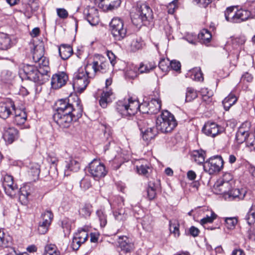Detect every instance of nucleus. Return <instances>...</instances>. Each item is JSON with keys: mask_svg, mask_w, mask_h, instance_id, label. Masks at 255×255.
<instances>
[{"mask_svg": "<svg viewBox=\"0 0 255 255\" xmlns=\"http://www.w3.org/2000/svg\"><path fill=\"white\" fill-rule=\"evenodd\" d=\"M33 48L32 58L33 61L38 64L39 69L31 65H24L20 70L19 74L23 78L28 79L38 85H42L49 80V61L44 56V48L41 45H32Z\"/></svg>", "mask_w": 255, "mask_h": 255, "instance_id": "nucleus-1", "label": "nucleus"}, {"mask_svg": "<svg viewBox=\"0 0 255 255\" xmlns=\"http://www.w3.org/2000/svg\"><path fill=\"white\" fill-rule=\"evenodd\" d=\"M83 111V107L79 97L77 96H70L67 99H62L57 101L54 114H72L76 118H80Z\"/></svg>", "mask_w": 255, "mask_h": 255, "instance_id": "nucleus-2", "label": "nucleus"}, {"mask_svg": "<svg viewBox=\"0 0 255 255\" xmlns=\"http://www.w3.org/2000/svg\"><path fill=\"white\" fill-rule=\"evenodd\" d=\"M91 66L86 65L85 68L81 67L75 72L73 76V87L82 93L87 88L93 78L94 74L90 73Z\"/></svg>", "mask_w": 255, "mask_h": 255, "instance_id": "nucleus-3", "label": "nucleus"}, {"mask_svg": "<svg viewBox=\"0 0 255 255\" xmlns=\"http://www.w3.org/2000/svg\"><path fill=\"white\" fill-rule=\"evenodd\" d=\"M153 14L152 9L145 3H137L136 12L131 18L132 23L136 25L142 23L148 26L153 22Z\"/></svg>", "mask_w": 255, "mask_h": 255, "instance_id": "nucleus-4", "label": "nucleus"}, {"mask_svg": "<svg viewBox=\"0 0 255 255\" xmlns=\"http://www.w3.org/2000/svg\"><path fill=\"white\" fill-rule=\"evenodd\" d=\"M145 105V104L139 105L137 100L130 98L127 101H119L117 103L116 110L123 116H130L134 115L138 111L142 113L140 108Z\"/></svg>", "mask_w": 255, "mask_h": 255, "instance_id": "nucleus-5", "label": "nucleus"}, {"mask_svg": "<svg viewBox=\"0 0 255 255\" xmlns=\"http://www.w3.org/2000/svg\"><path fill=\"white\" fill-rule=\"evenodd\" d=\"M177 122L174 116L169 111L165 110L159 116L156 122L158 130L163 133L171 132L177 126Z\"/></svg>", "mask_w": 255, "mask_h": 255, "instance_id": "nucleus-6", "label": "nucleus"}, {"mask_svg": "<svg viewBox=\"0 0 255 255\" xmlns=\"http://www.w3.org/2000/svg\"><path fill=\"white\" fill-rule=\"evenodd\" d=\"M110 30L115 40L121 41L124 39L127 33V28L123 20L119 17H114L110 23Z\"/></svg>", "mask_w": 255, "mask_h": 255, "instance_id": "nucleus-7", "label": "nucleus"}, {"mask_svg": "<svg viewBox=\"0 0 255 255\" xmlns=\"http://www.w3.org/2000/svg\"><path fill=\"white\" fill-rule=\"evenodd\" d=\"M224 161L221 156L216 155L210 157L204 162L203 168L206 172L212 175L220 172L223 168Z\"/></svg>", "mask_w": 255, "mask_h": 255, "instance_id": "nucleus-8", "label": "nucleus"}, {"mask_svg": "<svg viewBox=\"0 0 255 255\" xmlns=\"http://www.w3.org/2000/svg\"><path fill=\"white\" fill-rule=\"evenodd\" d=\"M88 171L95 180L104 177L107 173L105 165L100 160L96 159L89 163Z\"/></svg>", "mask_w": 255, "mask_h": 255, "instance_id": "nucleus-9", "label": "nucleus"}, {"mask_svg": "<svg viewBox=\"0 0 255 255\" xmlns=\"http://www.w3.org/2000/svg\"><path fill=\"white\" fill-rule=\"evenodd\" d=\"M53 120L55 122L62 128L70 127L73 121H76L79 118H76L72 114H54Z\"/></svg>", "mask_w": 255, "mask_h": 255, "instance_id": "nucleus-10", "label": "nucleus"}, {"mask_svg": "<svg viewBox=\"0 0 255 255\" xmlns=\"http://www.w3.org/2000/svg\"><path fill=\"white\" fill-rule=\"evenodd\" d=\"M15 106L14 102L10 99H6L4 102L0 103V118L6 119L10 115H13Z\"/></svg>", "mask_w": 255, "mask_h": 255, "instance_id": "nucleus-11", "label": "nucleus"}, {"mask_svg": "<svg viewBox=\"0 0 255 255\" xmlns=\"http://www.w3.org/2000/svg\"><path fill=\"white\" fill-rule=\"evenodd\" d=\"M248 192L245 189H232L230 190H225L223 191L224 197L229 200H243L246 199Z\"/></svg>", "mask_w": 255, "mask_h": 255, "instance_id": "nucleus-12", "label": "nucleus"}, {"mask_svg": "<svg viewBox=\"0 0 255 255\" xmlns=\"http://www.w3.org/2000/svg\"><path fill=\"white\" fill-rule=\"evenodd\" d=\"M68 79L67 74L64 72H58L53 75L51 84L52 88L57 89L65 85Z\"/></svg>", "mask_w": 255, "mask_h": 255, "instance_id": "nucleus-13", "label": "nucleus"}, {"mask_svg": "<svg viewBox=\"0 0 255 255\" xmlns=\"http://www.w3.org/2000/svg\"><path fill=\"white\" fill-rule=\"evenodd\" d=\"M84 15L91 25H96L99 23V17L98 10L94 7H87L84 10Z\"/></svg>", "mask_w": 255, "mask_h": 255, "instance_id": "nucleus-14", "label": "nucleus"}, {"mask_svg": "<svg viewBox=\"0 0 255 255\" xmlns=\"http://www.w3.org/2000/svg\"><path fill=\"white\" fill-rule=\"evenodd\" d=\"M98 6L104 11L113 10L118 8L121 4V0H95Z\"/></svg>", "mask_w": 255, "mask_h": 255, "instance_id": "nucleus-15", "label": "nucleus"}, {"mask_svg": "<svg viewBox=\"0 0 255 255\" xmlns=\"http://www.w3.org/2000/svg\"><path fill=\"white\" fill-rule=\"evenodd\" d=\"M203 132L211 137H215L221 132V128L215 123L207 122L202 128Z\"/></svg>", "mask_w": 255, "mask_h": 255, "instance_id": "nucleus-16", "label": "nucleus"}, {"mask_svg": "<svg viewBox=\"0 0 255 255\" xmlns=\"http://www.w3.org/2000/svg\"><path fill=\"white\" fill-rule=\"evenodd\" d=\"M87 65L90 66L91 69H93L94 71L93 74L94 75L98 72L101 73L105 72L108 68L109 64L107 61L104 60V58L102 57L98 60L94 61L92 64H87Z\"/></svg>", "mask_w": 255, "mask_h": 255, "instance_id": "nucleus-17", "label": "nucleus"}, {"mask_svg": "<svg viewBox=\"0 0 255 255\" xmlns=\"http://www.w3.org/2000/svg\"><path fill=\"white\" fill-rule=\"evenodd\" d=\"M13 115H14L13 122L17 126L22 125L27 120L26 112L20 109L15 108L13 112Z\"/></svg>", "mask_w": 255, "mask_h": 255, "instance_id": "nucleus-18", "label": "nucleus"}, {"mask_svg": "<svg viewBox=\"0 0 255 255\" xmlns=\"http://www.w3.org/2000/svg\"><path fill=\"white\" fill-rule=\"evenodd\" d=\"M31 189L28 185H24L18 189V192L15 197L18 196L19 200L22 204L27 203L28 196L30 195Z\"/></svg>", "mask_w": 255, "mask_h": 255, "instance_id": "nucleus-19", "label": "nucleus"}, {"mask_svg": "<svg viewBox=\"0 0 255 255\" xmlns=\"http://www.w3.org/2000/svg\"><path fill=\"white\" fill-rule=\"evenodd\" d=\"M18 130L13 127L6 128L3 134V138L8 144H11L18 138Z\"/></svg>", "mask_w": 255, "mask_h": 255, "instance_id": "nucleus-20", "label": "nucleus"}, {"mask_svg": "<svg viewBox=\"0 0 255 255\" xmlns=\"http://www.w3.org/2000/svg\"><path fill=\"white\" fill-rule=\"evenodd\" d=\"M113 94L111 89H107L103 91L99 100V104L103 108H106L112 102Z\"/></svg>", "mask_w": 255, "mask_h": 255, "instance_id": "nucleus-21", "label": "nucleus"}, {"mask_svg": "<svg viewBox=\"0 0 255 255\" xmlns=\"http://www.w3.org/2000/svg\"><path fill=\"white\" fill-rule=\"evenodd\" d=\"M148 106V111H142V113L150 114H155L157 113L161 107V102L157 99H152L147 104Z\"/></svg>", "mask_w": 255, "mask_h": 255, "instance_id": "nucleus-22", "label": "nucleus"}, {"mask_svg": "<svg viewBox=\"0 0 255 255\" xmlns=\"http://www.w3.org/2000/svg\"><path fill=\"white\" fill-rule=\"evenodd\" d=\"M142 134L143 139L145 141H149L155 137L157 134V127L148 128L146 129L144 128H140Z\"/></svg>", "mask_w": 255, "mask_h": 255, "instance_id": "nucleus-23", "label": "nucleus"}, {"mask_svg": "<svg viewBox=\"0 0 255 255\" xmlns=\"http://www.w3.org/2000/svg\"><path fill=\"white\" fill-rule=\"evenodd\" d=\"M251 15V12L247 10H238L234 13L235 17L233 18V23H240L247 20Z\"/></svg>", "mask_w": 255, "mask_h": 255, "instance_id": "nucleus-24", "label": "nucleus"}, {"mask_svg": "<svg viewBox=\"0 0 255 255\" xmlns=\"http://www.w3.org/2000/svg\"><path fill=\"white\" fill-rule=\"evenodd\" d=\"M251 133L249 130L245 128L243 126L240 127L236 135V139L239 144H241L244 142H246Z\"/></svg>", "mask_w": 255, "mask_h": 255, "instance_id": "nucleus-25", "label": "nucleus"}, {"mask_svg": "<svg viewBox=\"0 0 255 255\" xmlns=\"http://www.w3.org/2000/svg\"><path fill=\"white\" fill-rule=\"evenodd\" d=\"M118 243L121 249L127 253L130 252L133 249V244L130 242L129 239L126 236L120 237Z\"/></svg>", "mask_w": 255, "mask_h": 255, "instance_id": "nucleus-26", "label": "nucleus"}, {"mask_svg": "<svg viewBox=\"0 0 255 255\" xmlns=\"http://www.w3.org/2000/svg\"><path fill=\"white\" fill-rule=\"evenodd\" d=\"M58 51L59 55L63 60H67L73 53L72 47L67 44H61L58 48Z\"/></svg>", "mask_w": 255, "mask_h": 255, "instance_id": "nucleus-27", "label": "nucleus"}, {"mask_svg": "<svg viewBox=\"0 0 255 255\" xmlns=\"http://www.w3.org/2000/svg\"><path fill=\"white\" fill-rule=\"evenodd\" d=\"M65 171L70 170L74 172L78 171L80 168L79 162L72 157L69 158L66 161Z\"/></svg>", "mask_w": 255, "mask_h": 255, "instance_id": "nucleus-28", "label": "nucleus"}, {"mask_svg": "<svg viewBox=\"0 0 255 255\" xmlns=\"http://www.w3.org/2000/svg\"><path fill=\"white\" fill-rule=\"evenodd\" d=\"M140 164H137L136 165L137 172L141 175L146 176L148 173L149 168V163L145 159H140L138 161Z\"/></svg>", "mask_w": 255, "mask_h": 255, "instance_id": "nucleus-29", "label": "nucleus"}, {"mask_svg": "<svg viewBox=\"0 0 255 255\" xmlns=\"http://www.w3.org/2000/svg\"><path fill=\"white\" fill-rule=\"evenodd\" d=\"M238 100L237 97L233 93H230L222 102L224 109L228 111Z\"/></svg>", "mask_w": 255, "mask_h": 255, "instance_id": "nucleus-30", "label": "nucleus"}, {"mask_svg": "<svg viewBox=\"0 0 255 255\" xmlns=\"http://www.w3.org/2000/svg\"><path fill=\"white\" fill-rule=\"evenodd\" d=\"M11 39L9 36L4 33H0V50H7L10 47Z\"/></svg>", "mask_w": 255, "mask_h": 255, "instance_id": "nucleus-31", "label": "nucleus"}, {"mask_svg": "<svg viewBox=\"0 0 255 255\" xmlns=\"http://www.w3.org/2000/svg\"><path fill=\"white\" fill-rule=\"evenodd\" d=\"M205 156V152L202 149L194 150L192 153L193 159L199 164L204 163Z\"/></svg>", "mask_w": 255, "mask_h": 255, "instance_id": "nucleus-32", "label": "nucleus"}, {"mask_svg": "<svg viewBox=\"0 0 255 255\" xmlns=\"http://www.w3.org/2000/svg\"><path fill=\"white\" fill-rule=\"evenodd\" d=\"M198 37L201 43L207 44L210 42L212 35L209 30L203 29L199 33Z\"/></svg>", "mask_w": 255, "mask_h": 255, "instance_id": "nucleus-33", "label": "nucleus"}, {"mask_svg": "<svg viewBox=\"0 0 255 255\" xmlns=\"http://www.w3.org/2000/svg\"><path fill=\"white\" fill-rule=\"evenodd\" d=\"M103 126L104 127V129H103L104 132V136L107 140V143L106 144L104 147L105 151H106L109 149V146L112 141V130L109 126L104 125Z\"/></svg>", "mask_w": 255, "mask_h": 255, "instance_id": "nucleus-34", "label": "nucleus"}, {"mask_svg": "<svg viewBox=\"0 0 255 255\" xmlns=\"http://www.w3.org/2000/svg\"><path fill=\"white\" fill-rule=\"evenodd\" d=\"M124 199L121 196H116L113 201H109L112 209H123L124 206Z\"/></svg>", "mask_w": 255, "mask_h": 255, "instance_id": "nucleus-35", "label": "nucleus"}, {"mask_svg": "<svg viewBox=\"0 0 255 255\" xmlns=\"http://www.w3.org/2000/svg\"><path fill=\"white\" fill-rule=\"evenodd\" d=\"M155 67L156 65L153 62H149L145 64L141 63L138 68V71L140 73H148Z\"/></svg>", "mask_w": 255, "mask_h": 255, "instance_id": "nucleus-36", "label": "nucleus"}, {"mask_svg": "<svg viewBox=\"0 0 255 255\" xmlns=\"http://www.w3.org/2000/svg\"><path fill=\"white\" fill-rule=\"evenodd\" d=\"M157 186L154 182L150 181L148 183V187L146 190L147 197L149 200H151L155 198L156 195V189Z\"/></svg>", "mask_w": 255, "mask_h": 255, "instance_id": "nucleus-37", "label": "nucleus"}, {"mask_svg": "<svg viewBox=\"0 0 255 255\" xmlns=\"http://www.w3.org/2000/svg\"><path fill=\"white\" fill-rule=\"evenodd\" d=\"M179 224L178 221L173 220L169 222V230L170 233L172 234L175 237H178L180 236Z\"/></svg>", "mask_w": 255, "mask_h": 255, "instance_id": "nucleus-38", "label": "nucleus"}, {"mask_svg": "<svg viewBox=\"0 0 255 255\" xmlns=\"http://www.w3.org/2000/svg\"><path fill=\"white\" fill-rule=\"evenodd\" d=\"M14 75L8 70H3L1 73V80L5 83H8L11 82L14 78Z\"/></svg>", "mask_w": 255, "mask_h": 255, "instance_id": "nucleus-39", "label": "nucleus"}, {"mask_svg": "<svg viewBox=\"0 0 255 255\" xmlns=\"http://www.w3.org/2000/svg\"><path fill=\"white\" fill-rule=\"evenodd\" d=\"M245 219L250 225L255 223V204H253L250 208L246 216Z\"/></svg>", "mask_w": 255, "mask_h": 255, "instance_id": "nucleus-40", "label": "nucleus"}, {"mask_svg": "<svg viewBox=\"0 0 255 255\" xmlns=\"http://www.w3.org/2000/svg\"><path fill=\"white\" fill-rule=\"evenodd\" d=\"M113 215L116 220L119 221L125 220L127 215L125 213V209L120 208L119 209H112Z\"/></svg>", "mask_w": 255, "mask_h": 255, "instance_id": "nucleus-41", "label": "nucleus"}, {"mask_svg": "<svg viewBox=\"0 0 255 255\" xmlns=\"http://www.w3.org/2000/svg\"><path fill=\"white\" fill-rule=\"evenodd\" d=\"M11 245L10 238L0 230V247H8Z\"/></svg>", "mask_w": 255, "mask_h": 255, "instance_id": "nucleus-42", "label": "nucleus"}, {"mask_svg": "<svg viewBox=\"0 0 255 255\" xmlns=\"http://www.w3.org/2000/svg\"><path fill=\"white\" fill-rule=\"evenodd\" d=\"M11 245L10 238L0 230V247H8Z\"/></svg>", "mask_w": 255, "mask_h": 255, "instance_id": "nucleus-43", "label": "nucleus"}, {"mask_svg": "<svg viewBox=\"0 0 255 255\" xmlns=\"http://www.w3.org/2000/svg\"><path fill=\"white\" fill-rule=\"evenodd\" d=\"M41 222L50 226L53 218V215L51 211L47 210L41 214Z\"/></svg>", "mask_w": 255, "mask_h": 255, "instance_id": "nucleus-44", "label": "nucleus"}, {"mask_svg": "<svg viewBox=\"0 0 255 255\" xmlns=\"http://www.w3.org/2000/svg\"><path fill=\"white\" fill-rule=\"evenodd\" d=\"M191 78L195 81H202L203 80V74L200 68H195L191 71Z\"/></svg>", "mask_w": 255, "mask_h": 255, "instance_id": "nucleus-45", "label": "nucleus"}, {"mask_svg": "<svg viewBox=\"0 0 255 255\" xmlns=\"http://www.w3.org/2000/svg\"><path fill=\"white\" fill-rule=\"evenodd\" d=\"M217 215L214 212L211 211L210 215H207L206 217L201 220L200 224L206 228V225L208 223H212L217 218Z\"/></svg>", "mask_w": 255, "mask_h": 255, "instance_id": "nucleus-46", "label": "nucleus"}, {"mask_svg": "<svg viewBox=\"0 0 255 255\" xmlns=\"http://www.w3.org/2000/svg\"><path fill=\"white\" fill-rule=\"evenodd\" d=\"M43 255H60V254L55 245L50 244L45 247Z\"/></svg>", "mask_w": 255, "mask_h": 255, "instance_id": "nucleus-47", "label": "nucleus"}, {"mask_svg": "<svg viewBox=\"0 0 255 255\" xmlns=\"http://www.w3.org/2000/svg\"><path fill=\"white\" fill-rule=\"evenodd\" d=\"M92 206L89 204H86L82 207L79 212L80 215L87 218L90 217L91 214Z\"/></svg>", "mask_w": 255, "mask_h": 255, "instance_id": "nucleus-48", "label": "nucleus"}, {"mask_svg": "<svg viewBox=\"0 0 255 255\" xmlns=\"http://www.w3.org/2000/svg\"><path fill=\"white\" fill-rule=\"evenodd\" d=\"M8 186L9 188L8 191L6 189H4L5 193L11 197H15L18 192L17 186L16 184H14V183L13 182V184H8Z\"/></svg>", "mask_w": 255, "mask_h": 255, "instance_id": "nucleus-49", "label": "nucleus"}, {"mask_svg": "<svg viewBox=\"0 0 255 255\" xmlns=\"http://www.w3.org/2000/svg\"><path fill=\"white\" fill-rule=\"evenodd\" d=\"M233 175L230 173H225L221 180L219 181L220 185H228L229 182L234 183Z\"/></svg>", "mask_w": 255, "mask_h": 255, "instance_id": "nucleus-50", "label": "nucleus"}, {"mask_svg": "<svg viewBox=\"0 0 255 255\" xmlns=\"http://www.w3.org/2000/svg\"><path fill=\"white\" fill-rule=\"evenodd\" d=\"M202 96V101L206 104H210L212 102V94H210L207 89H203L201 91Z\"/></svg>", "mask_w": 255, "mask_h": 255, "instance_id": "nucleus-51", "label": "nucleus"}, {"mask_svg": "<svg viewBox=\"0 0 255 255\" xmlns=\"http://www.w3.org/2000/svg\"><path fill=\"white\" fill-rule=\"evenodd\" d=\"M235 7L234 6L228 7L225 11V17L227 21L233 22V18L235 17L234 10Z\"/></svg>", "mask_w": 255, "mask_h": 255, "instance_id": "nucleus-52", "label": "nucleus"}, {"mask_svg": "<svg viewBox=\"0 0 255 255\" xmlns=\"http://www.w3.org/2000/svg\"><path fill=\"white\" fill-rule=\"evenodd\" d=\"M198 96L196 91L191 88H188L186 94V101L191 102Z\"/></svg>", "mask_w": 255, "mask_h": 255, "instance_id": "nucleus-53", "label": "nucleus"}, {"mask_svg": "<svg viewBox=\"0 0 255 255\" xmlns=\"http://www.w3.org/2000/svg\"><path fill=\"white\" fill-rule=\"evenodd\" d=\"M40 172V166L38 164H34L30 167L29 173L33 176L34 180L38 178Z\"/></svg>", "mask_w": 255, "mask_h": 255, "instance_id": "nucleus-54", "label": "nucleus"}, {"mask_svg": "<svg viewBox=\"0 0 255 255\" xmlns=\"http://www.w3.org/2000/svg\"><path fill=\"white\" fill-rule=\"evenodd\" d=\"M13 179L12 176L9 175H5L3 177L2 185L4 189H6L8 191L9 187L8 184H13Z\"/></svg>", "mask_w": 255, "mask_h": 255, "instance_id": "nucleus-55", "label": "nucleus"}, {"mask_svg": "<svg viewBox=\"0 0 255 255\" xmlns=\"http://www.w3.org/2000/svg\"><path fill=\"white\" fill-rule=\"evenodd\" d=\"M96 213L100 222V226L102 227H104L107 223L106 215L101 210H98Z\"/></svg>", "mask_w": 255, "mask_h": 255, "instance_id": "nucleus-56", "label": "nucleus"}, {"mask_svg": "<svg viewBox=\"0 0 255 255\" xmlns=\"http://www.w3.org/2000/svg\"><path fill=\"white\" fill-rule=\"evenodd\" d=\"M61 224L65 235L69 234L71 230V222L68 219H64Z\"/></svg>", "mask_w": 255, "mask_h": 255, "instance_id": "nucleus-57", "label": "nucleus"}, {"mask_svg": "<svg viewBox=\"0 0 255 255\" xmlns=\"http://www.w3.org/2000/svg\"><path fill=\"white\" fill-rule=\"evenodd\" d=\"M225 221L226 227L229 229H234L237 223V219L234 217L226 218Z\"/></svg>", "mask_w": 255, "mask_h": 255, "instance_id": "nucleus-58", "label": "nucleus"}, {"mask_svg": "<svg viewBox=\"0 0 255 255\" xmlns=\"http://www.w3.org/2000/svg\"><path fill=\"white\" fill-rule=\"evenodd\" d=\"M169 63L168 59H162L159 62L158 66L162 71H167L170 69Z\"/></svg>", "mask_w": 255, "mask_h": 255, "instance_id": "nucleus-59", "label": "nucleus"}, {"mask_svg": "<svg viewBox=\"0 0 255 255\" xmlns=\"http://www.w3.org/2000/svg\"><path fill=\"white\" fill-rule=\"evenodd\" d=\"M247 145L253 149H255V134L251 133L246 141Z\"/></svg>", "mask_w": 255, "mask_h": 255, "instance_id": "nucleus-60", "label": "nucleus"}, {"mask_svg": "<svg viewBox=\"0 0 255 255\" xmlns=\"http://www.w3.org/2000/svg\"><path fill=\"white\" fill-rule=\"evenodd\" d=\"M47 160L49 163L53 165H56L58 162V158L56 154L53 152L48 154Z\"/></svg>", "mask_w": 255, "mask_h": 255, "instance_id": "nucleus-61", "label": "nucleus"}, {"mask_svg": "<svg viewBox=\"0 0 255 255\" xmlns=\"http://www.w3.org/2000/svg\"><path fill=\"white\" fill-rule=\"evenodd\" d=\"M75 236L82 241V242L85 243L88 238V234L86 233L85 231L78 230Z\"/></svg>", "mask_w": 255, "mask_h": 255, "instance_id": "nucleus-62", "label": "nucleus"}, {"mask_svg": "<svg viewBox=\"0 0 255 255\" xmlns=\"http://www.w3.org/2000/svg\"><path fill=\"white\" fill-rule=\"evenodd\" d=\"M84 242H82L80 239L76 237L75 236L73 238V241L71 244V247L74 250H77L80 248L82 244Z\"/></svg>", "mask_w": 255, "mask_h": 255, "instance_id": "nucleus-63", "label": "nucleus"}, {"mask_svg": "<svg viewBox=\"0 0 255 255\" xmlns=\"http://www.w3.org/2000/svg\"><path fill=\"white\" fill-rule=\"evenodd\" d=\"M49 226L48 225H46L45 223L40 222L38 228L39 233L42 235L45 234L48 231Z\"/></svg>", "mask_w": 255, "mask_h": 255, "instance_id": "nucleus-64", "label": "nucleus"}]
</instances>
